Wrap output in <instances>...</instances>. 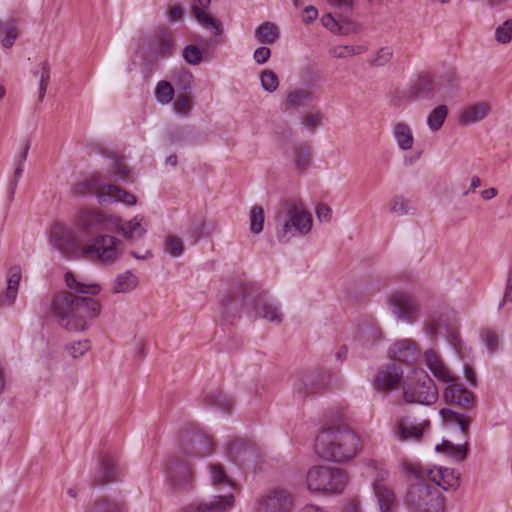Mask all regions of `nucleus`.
I'll list each match as a JSON object with an SVG mask.
<instances>
[{
	"mask_svg": "<svg viewBox=\"0 0 512 512\" xmlns=\"http://www.w3.org/2000/svg\"><path fill=\"white\" fill-rule=\"evenodd\" d=\"M52 246L66 258H76L81 253L88 259L102 264H113L120 256L121 242L110 235H99L82 247L78 232L65 223H55L49 232Z\"/></svg>",
	"mask_w": 512,
	"mask_h": 512,
	"instance_id": "1",
	"label": "nucleus"
},
{
	"mask_svg": "<svg viewBox=\"0 0 512 512\" xmlns=\"http://www.w3.org/2000/svg\"><path fill=\"white\" fill-rule=\"evenodd\" d=\"M245 310L249 317L262 318L269 322L280 324L283 314L280 306L254 283L239 284L223 303V316L232 319Z\"/></svg>",
	"mask_w": 512,
	"mask_h": 512,
	"instance_id": "2",
	"label": "nucleus"
},
{
	"mask_svg": "<svg viewBox=\"0 0 512 512\" xmlns=\"http://www.w3.org/2000/svg\"><path fill=\"white\" fill-rule=\"evenodd\" d=\"M51 309L61 327L71 332H80L86 330L98 317L101 305L90 297L61 292L53 298Z\"/></svg>",
	"mask_w": 512,
	"mask_h": 512,
	"instance_id": "3",
	"label": "nucleus"
},
{
	"mask_svg": "<svg viewBox=\"0 0 512 512\" xmlns=\"http://www.w3.org/2000/svg\"><path fill=\"white\" fill-rule=\"evenodd\" d=\"M402 471L415 479L409 484L405 503L413 512H444L445 502L440 491L425 482V473L420 464L410 461L401 463Z\"/></svg>",
	"mask_w": 512,
	"mask_h": 512,
	"instance_id": "4",
	"label": "nucleus"
},
{
	"mask_svg": "<svg viewBox=\"0 0 512 512\" xmlns=\"http://www.w3.org/2000/svg\"><path fill=\"white\" fill-rule=\"evenodd\" d=\"M359 446L358 436L343 427L323 429L316 437V454L329 461L346 462L356 456Z\"/></svg>",
	"mask_w": 512,
	"mask_h": 512,
	"instance_id": "5",
	"label": "nucleus"
},
{
	"mask_svg": "<svg viewBox=\"0 0 512 512\" xmlns=\"http://www.w3.org/2000/svg\"><path fill=\"white\" fill-rule=\"evenodd\" d=\"M275 231L280 243H288L292 237L306 235L312 228V216L300 200L287 199L279 204L274 216Z\"/></svg>",
	"mask_w": 512,
	"mask_h": 512,
	"instance_id": "6",
	"label": "nucleus"
},
{
	"mask_svg": "<svg viewBox=\"0 0 512 512\" xmlns=\"http://www.w3.org/2000/svg\"><path fill=\"white\" fill-rule=\"evenodd\" d=\"M74 192L79 195L94 193L101 205L114 202H122L126 205L136 204V197L121 189L117 185L107 182L106 177L101 173H93L84 181L78 183Z\"/></svg>",
	"mask_w": 512,
	"mask_h": 512,
	"instance_id": "7",
	"label": "nucleus"
},
{
	"mask_svg": "<svg viewBox=\"0 0 512 512\" xmlns=\"http://www.w3.org/2000/svg\"><path fill=\"white\" fill-rule=\"evenodd\" d=\"M346 484L347 476L339 468L315 466L307 473V486L312 492L341 493Z\"/></svg>",
	"mask_w": 512,
	"mask_h": 512,
	"instance_id": "8",
	"label": "nucleus"
},
{
	"mask_svg": "<svg viewBox=\"0 0 512 512\" xmlns=\"http://www.w3.org/2000/svg\"><path fill=\"white\" fill-rule=\"evenodd\" d=\"M403 397L407 403L432 405L438 400V389L425 371H416L414 379L404 384Z\"/></svg>",
	"mask_w": 512,
	"mask_h": 512,
	"instance_id": "9",
	"label": "nucleus"
},
{
	"mask_svg": "<svg viewBox=\"0 0 512 512\" xmlns=\"http://www.w3.org/2000/svg\"><path fill=\"white\" fill-rule=\"evenodd\" d=\"M178 451L181 455L192 458H203L213 451V442L205 433L197 431H186L182 434Z\"/></svg>",
	"mask_w": 512,
	"mask_h": 512,
	"instance_id": "10",
	"label": "nucleus"
},
{
	"mask_svg": "<svg viewBox=\"0 0 512 512\" xmlns=\"http://www.w3.org/2000/svg\"><path fill=\"white\" fill-rule=\"evenodd\" d=\"M167 480L175 490L186 489L193 481V471L190 459L177 452L166 466Z\"/></svg>",
	"mask_w": 512,
	"mask_h": 512,
	"instance_id": "11",
	"label": "nucleus"
},
{
	"mask_svg": "<svg viewBox=\"0 0 512 512\" xmlns=\"http://www.w3.org/2000/svg\"><path fill=\"white\" fill-rule=\"evenodd\" d=\"M393 314L397 319L413 323L419 314L420 305L417 300L406 292H395L390 297Z\"/></svg>",
	"mask_w": 512,
	"mask_h": 512,
	"instance_id": "12",
	"label": "nucleus"
},
{
	"mask_svg": "<svg viewBox=\"0 0 512 512\" xmlns=\"http://www.w3.org/2000/svg\"><path fill=\"white\" fill-rule=\"evenodd\" d=\"M114 222L115 218L97 210L81 211L77 218L78 226L87 234L98 231H110L113 228Z\"/></svg>",
	"mask_w": 512,
	"mask_h": 512,
	"instance_id": "13",
	"label": "nucleus"
},
{
	"mask_svg": "<svg viewBox=\"0 0 512 512\" xmlns=\"http://www.w3.org/2000/svg\"><path fill=\"white\" fill-rule=\"evenodd\" d=\"M292 497L284 489H274L265 494L258 501V512H290Z\"/></svg>",
	"mask_w": 512,
	"mask_h": 512,
	"instance_id": "14",
	"label": "nucleus"
},
{
	"mask_svg": "<svg viewBox=\"0 0 512 512\" xmlns=\"http://www.w3.org/2000/svg\"><path fill=\"white\" fill-rule=\"evenodd\" d=\"M389 472L379 468L373 483V490L377 497L381 512H393L396 506V498L393 490L388 486Z\"/></svg>",
	"mask_w": 512,
	"mask_h": 512,
	"instance_id": "15",
	"label": "nucleus"
},
{
	"mask_svg": "<svg viewBox=\"0 0 512 512\" xmlns=\"http://www.w3.org/2000/svg\"><path fill=\"white\" fill-rule=\"evenodd\" d=\"M293 386L295 393L303 398L321 394L327 386L326 375L322 371H312L298 377Z\"/></svg>",
	"mask_w": 512,
	"mask_h": 512,
	"instance_id": "16",
	"label": "nucleus"
},
{
	"mask_svg": "<svg viewBox=\"0 0 512 512\" xmlns=\"http://www.w3.org/2000/svg\"><path fill=\"white\" fill-rule=\"evenodd\" d=\"M151 53L158 57H170L175 51L174 33L167 27L157 29L147 40Z\"/></svg>",
	"mask_w": 512,
	"mask_h": 512,
	"instance_id": "17",
	"label": "nucleus"
},
{
	"mask_svg": "<svg viewBox=\"0 0 512 512\" xmlns=\"http://www.w3.org/2000/svg\"><path fill=\"white\" fill-rule=\"evenodd\" d=\"M429 426V420L418 422L415 418L404 416L398 421L395 428V436L400 441H420Z\"/></svg>",
	"mask_w": 512,
	"mask_h": 512,
	"instance_id": "18",
	"label": "nucleus"
},
{
	"mask_svg": "<svg viewBox=\"0 0 512 512\" xmlns=\"http://www.w3.org/2000/svg\"><path fill=\"white\" fill-rule=\"evenodd\" d=\"M402 377L403 370L399 365L395 363L386 364L377 371L373 380V386L378 391L393 390L399 385Z\"/></svg>",
	"mask_w": 512,
	"mask_h": 512,
	"instance_id": "19",
	"label": "nucleus"
},
{
	"mask_svg": "<svg viewBox=\"0 0 512 512\" xmlns=\"http://www.w3.org/2000/svg\"><path fill=\"white\" fill-rule=\"evenodd\" d=\"M444 391V399L446 402L455 404L465 410H469L474 406L475 396L474 394L465 388L461 383H458L456 379L450 383Z\"/></svg>",
	"mask_w": 512,
	"mask_h": 512,
	"instance_id": "20",
	"label": "nucleus"
},
{
	"mask_svg": "<svg viewBox=\"0 0 512 512\" xmlns=\"http://www.w3.org/2000/svg\"><path fill=\"white\" fill-rule=\"evenodd\" d=\"M424 473L444 491L456 490L460 486V473L454 469L438 467Z\"/></svg>",
	"mask_w": 512,
	"mask_h": 512,
	"instance_id": "21",
	"label": "nucleus"
},
{
	"mask_svg": "<svg viewBox=\"0 0 512 512\" xmlns=\"http://www.w3.org/2000/svg\"><path fill=\"white\" fill-rule=\"evenodd\" d=\"M234 506V496L217 495L208 502L191 504L183 509V512H228Z\"/></svg>",
	"mask_w": 512,
	"mask_h": 512,
	"instance_id": "22",
	"label": "nucleus"
},
{
	"mask_svg": "<svg viewBox=\"0 0 512 512\" xmlns=\"http://www.w3.org/2000/svg\"><path fill=\"white\" fill-rule=\"evenodd\" d=\"M211 3V0H194L192 4V12L196 20L214 35H221L223 32L222 24L219 20L212 17L204 11Z\"/></svg>",
	"mask_w": 512,
	"mask_h": 512,
	"instance_id": "23",
	"label": "nucleus"
},
{
	"mask_svg": "<svg viewBox=\"0 0 512 512\" xmlns=\"http://www.w3.org/2000/svg\"><path fill=\"white\" fill-rule=\"evenodd\" d=\"M389 356L395 361L409 364L417 360L419 350L415 342L410 339H403L397 341L389 349Z\"/></svg>",
	"mask_w": 512,
	"mask_h": 512,
	"instance_id": "24",
	"label": "nucleus"
},
{
	"mask_svg": "<svg viewBox=\"0 0 512 512\" xmlns=\"http://www.w3.org/2000/svg\"><path fill=\"white\" fill-rule=\"evenodd\" d=\"M437 93L436 79L429 74H420L410 87V94L415 99H432Z\"/></svg>",
	"mask_w": 512,
	"mask_h": 512,
	"instance_id": "25",
	"label": "nucleus"
},
{
	"mask_svg": "<svg viewBox=\"0 0 512 512\" xmlns=\"http://www.w3.org/2000/svg\"><path fill=\"white\" fill-rule=\"evenodd\" d=\"M120 469L116 460L105 454L100 461L99 474L93 480V486H102L109 482L118 480Z\"/></svg>",
	"mask_w": 512,
	"mask_h": 512,
	"instance_id": "26",
	"label": "nucleus"
},
{
	"mask_svg": "<svg viewBox=\"0 0 512 512\" xmlns=\"http://www.w3.org/2000/svg\"><path fill=\"white\" fill-rule=\"evenodd\" d=\"M491 112V106L487 102H478L469 105L460 112L459 123L462 125H471L485 119Z\"/></svg>",
	"mask_w": 512,
	"mask_h": 512,
	"instance_id": "27",
	"label": "nucleus"
},
{
	"mask_svg": "<svg viewBox=\"0 0 512 512\" xmlns=\"http://www.w3.org/2000/svg\"><path fill=\"white\" fill-rule=\"evenodd\" d=\"M425 363L429 370L433 373L434 377L444 383H450L454 380V376L450 370L443 363L440 356L432 349L427 350L424 354Z\"/></svg>",
	"mask_w": 512,
	"mask_h": 512,
	"instance_id": "28",
	"label": "nucleus"
},
{
	"mask_svg": "<svg viewBox=\"0 0 512 512\" xmlns=\"http://www.w3.org/2000/svg\"><path fill=\"white\" fill-rule=\"evenodd\" d=\"M142 218L135 217L130 221H121L115 218L113 227H115L128 241H137L141 239L145 233L146 228L142 225Z\"/></svg>",
	"mask_w": 512,
	"mask_h": 512,
	"instance_id": "29",
	"label": "nucleus"
},
{
	"mask_svg": "<svg viewBox=\"0 0 512 512\" xmlns=\"http://www.w3.org/2000/svg\"><path fill=\"white\" fill-rule=\"evenodd\" d=\"M436 85L441 97H454L459 88V77L454 70L446 71L436 79Z\"/></svg>",
	"mask_w": 512,
	"mask_h": 512,
	"instance_id": "30",
	"label": "nucleus"
},
{
	"mask_svg": "<svg viewBox=\"0 0 512 512\" xmlns=\"http://www.w3.org/2000/svg\"><path fill=\"white\" fill-rule=\"evenodd\" d=\"M21 280V268L19 266H13L9 269L7 289L6 292L0 298L1 305H12L16 299L19 284Z\"/></svg>",
	"mask_w": 512,
	"mask_h": 512,
	"instance_id": "31",
	"label": "nucleus"
},
{
	"mask_svg": "<svg viewBox=\"0 0 512 512\" xmlns=\"http://www.w3.org/2000/svg\"><path fill=\"white\" fill-rule=\"evenodd\" d=\"M440 415L446 424L458 426L464 435L468 434L471 422V417L469 415L457 412L451 408H442L440 410Z\"/></svg>",
	"mask_w": 512,
	"mask_h": 512,
	"instance_id": "32",
	"label": "nucleus"
},
{
	"mask_svg": "<svg viewBox=\"0 0 512 512\" xmlns=\"http://www.w3.org/2000/svg\"><path fill=\"white\" fill-rule=\"evenodd\" d=\"M394 138L402 150H410L413 147L414 137L411 128L403 122H399L393 127Z\"/></svg>",
	"mask_w": 512,
	"mask_h": 512,
	"instance_id": "33",
	"label": "nucleus"
},
{
	"mask_svg": "<svg viewBox=\"0 0 512 512\" xmlns=\"http://www.w3.org/2000/svg\"><path fill=\"white\" fill-rule=\"evenodd\" d=\"M125 509V503L102 497L88 505L85 512H124Z\"/></svg>",
	"mask_w": 512,
	"mask_h": 512,
	"instance_id": "34",
	"label": "nucleus"
},
{
	"mask_svg": "<svg viewBox=\"0 0 512 512\" xmlns=\"http://www.w3.org/2000/svg\"><path fill=\"white\" fill-rule=\"evenodd\" d=\"M293 162L298 172L306 170L311 163V147L306 143L295 144Z\"/></svg>",
	"mask_w": 512,
	"mask_h": 512,
	"instance_id": "35",
	"label": "nucleus"
},
{
	"mask_svg": "<svg viewBox=\"0 0 512 512\" xmlns=\"http://www.w3.org/2000/svg\"><path fill=\"white\" fill-rule=\"evenodd\" d=\"M206 405L228 412L234 405L233 399L219 390L207 393L204 397Z\"/></svg>",
	"mask_w": 512,
	"mask_h": 512,
	"instance_id": "36",
	"label": "nucleus"
},
{
	"mask_svg": "<svg viewBox=\"0 0 512 512\" xmlns=\"http://www.w3.org/2000/svg\"><path fill=\"white\" fill-rule=\"evenodd\" d=\"M312 100H313V95L309 90L296 89L287 94V99L284 104L285 110L305 106L307 103L311 102Z\"/></svg>",
	"mask_w": 512,
	"mask_h": 512,
	"instance_id": "37",
	"label": "nucleus"
},
{
	"mask_svg": "<svg viewBox=\"0 0 512 512\" xmlns=\"http://www.w3.org/2000/svg\"><path fill=\"white\" fill-rule=\"evenodd\" d=\"M138 284V279L135 275H133L130 271H126L122 274H119L113 284H112V292L113 293H127L133 290Z\"/></svg>",
	"mask_w": 512,
	"mask_h": 512,
	"instance_id": "38",
	"label": "nucleus"
},
{
	"mask_svg": "<svg viewBox=\"0 0 512 512\" xmlns=\"http://www.w3.org/2000/svg\"><path fill=\"white\" fill-rule=\"evenodd\" d=\"M438 452H444L451 456L456 461H463L468 454V443L455 445L451 441L443 440L441 445H437Z\"/></svg>",
	"mask_w": 512,
	"mask_h": 512,
	"instance_id": "39",
	"label": "nucleus"
},
{
	"mask_svg": "<svg viewBox=\"0 0 512 512\" xmlns=\"http://www.w3.org/2000/svg\"><path fill=\"white\" fill-rule=\"evenodd\" d=\"M66 286L76 293L96 295L100 292V286L97 284H84L78 281L71 272L65 274Z\"/></svg>",
	"mask_w": 512,
	"mask_h": 512,
	"instance_id": "40",
	"label": "nucleus"
},
{
	"mask_svg": "<svg viewBox=\"0 0 512 512\" xmlns=\"http://www.w3.org/2000/svg\"><path fill=\"white\" fill-rule=\"evenodd\" d=\"M211 473V481L213 486L216 487H228L229 492L225 495L232 494V490L234 489V485L232 480L226 474L223 466L221 464H213L210 466Z\"/></svg>",
	"mask_w": 512,
	"mask_h": 512,
	"instance_id": "41",
	"label": "nucleus"
},
{
	"mask_svg": "<svg viewBox=\"0 0 512 512\" xmlns=\"http://www.w3.org/2000/svg\"><path fill=\"white\" fill-rule=\"evenodd\" d=\"M448 116V107L444 104L435 107L427 117V125L432 132H437L443 126Z\"/></svg>",
	"mask_w": 512,
	"mask_h": 512,
	"instance_id": "42",
	"label": "nucleus"
},
{
	"mask_svg": "<svg viewBox=\"0 0 512 512\" xmlns=\"http://www.w3.org/2000/svg\"><path fill=\"white\" fill-rule=\"evenodd\" d=\"M255 34L259 42L263 44H273L279 38L278 27L271 22L261 24Z\"/></svg>",
	"mask_w": 512,
	"mask_h": 512,
	"instance_id": "43",
	"label": "nucleus"
},
{
	"mask_svg": "<svg viewBox=\"0 0 512 512\" xmlns=\"http://www.w3.org/2000/svg\"><path fill=\"white\" fill-rule=\"evenodd\" d=\"M390 212L397 216L414 215L416 208L410 200L403 196H395L390 201Z\"/></svg>",
	"mask_w": 512,
	"mask_h": 512,
	"instance_id": "44",
	"label": "nucleus"
},
{
	"mask_svg": "<svg viewBox=\"0 0 512 512\" xmlns=\"http://www.w3.org/2000/svg\"><path fill=\"white\" fill-rule=\"evenodd\" d=\"M107 171L109 176L115 181L130 180V169L121 159H114Z\"/></svg>",
	"mask_w": 512,
	"mask_h": 512,
	"instance_id": "45",
	"label": "nucleus"
},
{
	"mask_svg": "<svg viewBox=\"0 0 512 512\" xmlns=\"http://www.w3.org/2000/svg\"><path fill=\"white\" fill-rule=\"evenodd\" d=\"M0 32L5 34V37L1 40L2 46L6 49L11 48L18 38L15 21L0 22Z\"/></svg>",
	"mask_w": 512,
	"mask_h": 512,
	"instance_id": "46",
	"label": "nucleus"
},
{
	"mask_svg": "<svg viewBox=\"0 0 512 512\" xmlns=\"http://www.w3.org/2000/svg\"><path fill=\"white\" fill-rule=\"evenodd\" d=\"M30 146H31L30 139H26L24 141V144H23L21 152L17 156V167L15 168L13 180L11 182L12 193H14V190L16 188L18 180L20 179V177H21V175L23 173V170H24L23 169V165H24V162L27 159V155H28V151L30 149Z\"/></svg>",
	"mask_w": 512,
	"mask_h": 512,
	"instance_id": "47",
	"label": "nucleus"
},
{
	"mask_svg": "<svg viewBox=\"0 0 512 512\" xmlns=\"http://www.w3.org/2000/svg\"><path fill=\"white\" fill-rule=\"evenodd\" d=\"M250 231L253 234H260L264 226V210L261 206L255 205L251 208L249 213Z\"/></svg>",
	"mask_w": 512,
	"mask_h": 512,
	"instance_id": "48",
	"label": "nucleus"
},
{
	"mask_svg": "<svg viewBox=\"0 0 512 512\" xmlns=\"http://www.w3.org/2000/svg\"><path fill=\"white\" fill-rule=\"evenodd\" d=\"M366 50L367 48L363 45H339L331 48L329 50V53L335 58H346L354 55H360L364 53Z\"/></svg>",
	"mask_w": 512,
	"mask_h": 512,
	"instance_id": "49",
	"label": "nucleus"
},
{
	"mask_svg": "<svg viewBox=\"0 0 512 512\" xmlns=\"http://www.w3.org/2000/svg\"><path fill=\"white\" fill-rule=\"evenodd\" d=\"M174 96V88L170 82L162 80L159 81L155 88V97L160 104H168L172 101Z\"/></svg>",
	"mask_w": 512,
	"mask_h": 512,
	"instance_id": "50",
	"label": "nucleus"
},
{
	"mask_svg": "<svg viewBox=\"0 0 512 512\" xmlns=\"http://www.w3.org/2000/svg\"><path fill=\"white\" fill-rule=\"evenodd\" d=\"M260 81L262 88L267 92H274L279 86V79L275 72L272 70H264L260 74Z\"/></svg>",
	"mask_w": 512,
	"mask_h": 512,
	"instance_id": "51",
	"label": "nucleus"
},
{
	"mask_svg": "<svg viewBox=\"0 0 512 512\" xmlns=\"http://www.w3.org/2000/svg\"><path fill=\"white\" fill-rule=\"evenodd\" d=\"M481 337L490 353H494L499 349L500 338L496 331L485 328L481 331Z\"/></svg>",
	"mask_w": 512,
	"mask_h": 512,
	"instance_id": "52",
	"label": "nucleus"
},
{
	"mask_svg": "<svg viewBox=\"0 0 512 512\" xmlns=\"http://www.w3.org/2000/svg\"><path fill=\"white\" fill-rule=\"evenodd\" d=\"M41 71H40V81H39V101H43L47 87L50 81V66L47 61H44L40 64Z\"/></svg>",
	"mask_w": 512,
	"mask_h": 512,
	"instance_id": "53",
	"label": "nucleus"
},
{
	"mask_svg": "<svg viewBox=\"0 0 512 512\" xmlns=\"http://www.w3.org/2000/svg\"><path fill=\"white\" fill-rule=\"evenodd\" d=\"M184 250L183 242L180 238L170 235L165 240V251L173 257H179Z\"/></svg>",
	"mask_w": 512,
	"mask_h": 512,
	"instance_id": "54",
	"label": "nucleus"
},
{
	"mask_svg": "<svg viewBox=\"0 0 512 512\" xmlns=\"http://www.w3.org/2000/svg\"><path fill=\"white\" fill-rule=\"evenodd\" d=\"M174 111L182 116H187L192 109V101L186 94H180L173 104Z\"/></svg>",
	"mask_w": 512,
	"mask_h": 512,
	"instance_id": "55",
	"label": "nucleus"
},
{
	"mask_svg": "<svg viewBox=\"0 0 512 512\" xmlns=\"http://www.w3.org/2000/svg\"><path fill=\"white\" fill-rule=\"evenodd\" d=\"M393 52L390 47L379 49L369 60L371 66L380 67L386 65L392 58Z\"/></svg>",
	"mask_w": 512,
	"mask_h": 512,
	"instance_id": "56",
	"label": "nucleus"
},
{
	"mask_svg": "<svg viewBox=\"0 0 512 512\" xmlns=\"http://www.w3.org/2000/svg\"><path fill=\"white\" fill-rule=\"evenodd\" d=\"M495 36L499 43H509L512 40V20H507L502 25L498 26Z\"/></svg>",
	"mask_w": 512,
	"mask_h": 512,
	"instance_id": "57",
	"label": "nucleus"
},
{
	"mask_svg": "<svg viewBox=\"0 0 512 512\" xmlns=\"http://www.w3.org/2000/svg\"><path fill=\"white\" fill-rule=\"evenodd\" d=\"M90 349V342L82 340L66 345V351L73 358L83 356Z\"/></svg>",
	"mask_w": 512,
	"mask_h": 512,
	"instance_id": "58",
	"label": "nucleus"
},
{
	"mask_svg": "<svg viewBox=\"0 0 512 512\" xmlns=\"http://www.w3.org/2000/svg\"><path fill=\"white\" fill-rule=\"evenodd\" d=\"M185 61L191 65H198L202 61V52L196 45H188L183 50Z\"/></svg>",
	"mask_w": 512,
	"mask_h": 512,
	"instance_id": "59",
	"label": "nucleus"
},
{
	"mask_svg": "<svg viewBox=\"0 0 512 512\" xmlns=\"http://www.w3.org/2000/svg\"><path fill=\"white\" fill-rule=\"evenodd\" d=\"M323 115L321 112L317 111L314 113H307L302 117V124L310 131H315V129L321 124Z\"/></svg>",
	"mask_w": 512,
	"mask_h": 512,
	"instance_id": "60",
	"label": "nucleus"
},
{
	"mask_svg": "<svg viewBox=\"0 0 512 512\" xmlns=\"http://www.w3.org/2000/svg\"><path fill=\"white\" fill-rule=\"evenodd\" d=\"M506 303H512V265L509 267L504 295L498 309H502Z\"/></svg>",
	"mask_w": 512,
	"mask_h": 512,
	"instance_id": "61",
	"label": "nucleus"
},
{
	"mask_svg": "<svg viewBox=\"0 0 512 512\" xmlns=\"http://www.w3.org/2000/svg\"><path fill=\"white\" fill-rule=\"evenodd\" d=\"M330 4L341 10L343 16L348 17L353 8V0H329Z\"/></svg>",
	"mask_w": 512,
	"mask_h": 512,
	"instance_id": "62",
	"label": "nucleus"
},
{
	"mask_svg": "<svg viewBox=\"0 0 512 512\" xmlns=\"http://www.w3.org/2000/svg\"><path fill=\"white\" fill-rule=\"evenodd\" d=\"M270 55L271 50L266 46H261L254 51L253 57L258 64H264L268 61Z\"/></svg>",
	"mask_w": 512,
	"mask_h": 512,
	"instance_id": "63",
	"label": "nucleus"
},
{
	"mask_svg": "<svg viewBox=\"0 0 512 512\" xmlns=\"http://www.w3.org/2000/svg\"><path fill=\"white\" fill-rule=\"evenodd\" d=\"M189 134L187 127H180L175 129L173 132L169 134V141L172 144H177L181 142L186 135Z\"/></svg>",
	"mask_w": 512,
	"mask_h": 512,
	"instance_id": "64",
	"label": "nucleus"
}]
</instances>
